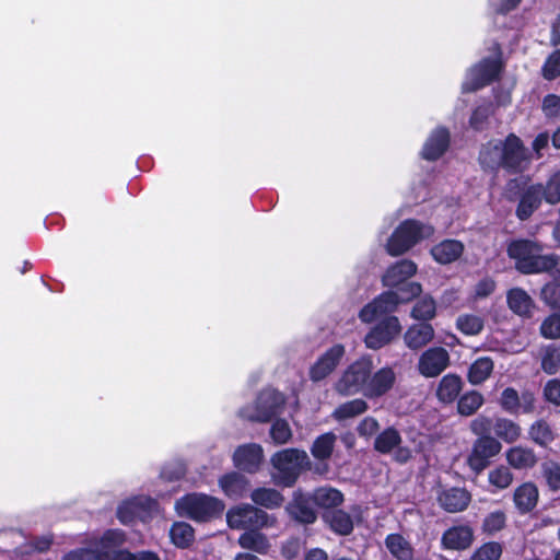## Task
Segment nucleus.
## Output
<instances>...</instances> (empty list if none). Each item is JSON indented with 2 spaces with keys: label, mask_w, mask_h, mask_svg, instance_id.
Segmentation results:
<instances>
[{
  "label": "nucleus",
  "mask_w": 560,
  "mask_h": 560,
  "mask_svg": "<svg viewBox=\"0 0 560 560\" xmlns=\"http://www.w3.org/2000/svg\"><path fill=\"white\" fill-rule=\"evenodd\" d=\"M493 103L491 101H483L475 107L469 117V126L475 131H482L488 124L489 117L493 114Z\"/></svg>",
  "instance_id": "obj_46"
},
{
  "label": "nucleus",
  "mask_w": 560,
  "mask_h": 560,
  "mask_svg": "<svg viewBox=\"0 0 560 560\" xmlns=\"http://www.w3.org/2000/svg\"><path fill=\"white\" fill-rule=\"evenodd\" d=\"M219 486L228 498L236 500L247 494L250 482L241 472L231 471L219 478Z\"/></svg>",
  "instance_id": "obj_27"
},
{
  "label": "nucleus",
  "mask_w": 560,
  "mask_h": 560,
  "mask_svg": "<svg viewBox=\"0 0 560 560\" xmlns=\"http://www.w3.org/2000/svg\"><path fill=\"white\" fill-rule=\"evenodd\" d=\"M503 553V546L499 541H487L479 546L469 557V560H499Z\"/></svg>",
  "instance_id": "obj_50"
},
{
  "label": "nucleus",
  "mask_w": 560,
  "mask_h": 560,
  "mask_svg": "<svg viewBox=\"0 0 560 560\" xmlns=\"http://www.w3.org/2000/svg\"><path fill=\"white\" fill-rule=\"evenodd\" d=\"M456 400L457 412L464 417L475 415L485 402L482 394L475 389L458 396Z\"/></svg>",
  "instance_id": "obj_41"
},
{
  "label": "nucleus",
  "mask_w": 560,
  "mask_h": 560,
  "mask_svg": "<svg viewBox=\"0 0 560 560\" xmlns=\"http://www.w3.org/2000/svg\"><path fill=\"white\" fill-rule=\"evenodd\" d=\"M478 161L486 172L498 173L503 170L510 175H520L528 168L532 155L523 140L511 132L502 141L483 144Z\"/></svg>",
  "instance_id": "obj_2"
},
{
  "label": "nucleus",
  "mask_w": 560,
  "mask_h": 560,
  "mask_svg": "<svg viewBox=\"0 0 560 560\" xmlns=\"http://www.w3.org/2000/svg\"><path fill=\"white\" fill-rule=\"evenodd\" d=\"M434 228L416 219L401 221L393 231L386 243V252L392 257L401 256L422 240L430 238Z\"/></svg>",
  "instance_id": "obj_6"
},
{
  "label": "nucleus",
  "mask_w": 560,
  "mask_h": 560,
  "mask_svg": "<svg viewBox=\"0 0 560 560\" xmlns=\"http://www.w3.org/2000/svg\"><path fill=\"white\" fill-rule=\"evenodd\" d=\"M450 363V353L445 348L441 346L431 347L419 357L417 370L423 377L432 378L442 374Z\"/></svg>",
  "instance_id": "obj_13"
},
{
  "label": "nucleus",
  "mask_w": 560,
  "mask_h": 560,
  "mask_svg": "<svg viewBox=\"0 0 560 560\" xmlns=\"http://www.w3.org/2000/svg\"><path fill=\"white\" fill-rule=\"evenodd\" d=\"M493 431L497 438L501 439L505 443L516 442L522 433L520 424L508 418H497Z\"/></svg>",
  "instance_id": "obj_42"
},
{
  "label": "nucleus",
  "mask_w": 560,
  "mask_h": 560,
  "mask_svg": "<svg viewBox=\"0 0 560 560\" xmlns=\"http://www.w3.org/2000/svg\"><path fill=\"white\" fill-rule=\"evenodd\" d=\"M324 518L328 523L329 528L340 536H348L353 532L351 515L341 509L330 510L325 513Z\"/></svg>",
  "instance_id": "obj_32"
},
{
  "label": "nucleus",
  "mask_w": 560,
  "mask_h": 560,
  "mask_svg": "<svg viewBox=\"0 0 560 560\" xmlns=\"http://www.w3.org/2000/svg\"><path fill=\"white\" fill-rule=\"evenodd\" d=\"M179 506L188 518L198 523L221 517L225 508L222 500L196 492L185 494L179 501Z\"/></svg>",
  "instance_id": "obj_8"
},
{
  "label": "nucleus",
  "mask_w": 560,
  "mask_h": 560,
  "mask_svg": "<svg viewBox=\"0 0 560 560\" xmlns=\"http://www.w3.org/2000/svg\"><path fill=\"white\" fill-rule=\"evenodd\" d=\"M346 354L345 346L336 343L328 348L310 368L308 376L314 383L328 377L340 364Z\"/></svg>",
  "instance_id": "obj_14"
},
{
  "label": "nucleus",
  "mask_w": 560,
  "mask_h": 560,
  "mask_svg": "<svg viewBox=\"0 0 560 560\" xmlns=\"http://www.w3.org/2000/svg\"><path fill=\"white\" fill-rule=\"evenodd\" d=\"M541 370L548 375L560 371V345H548L541 351Z\"/></svg>",
  "instance_id": "obj_44"
},
{
  "label": "nucleus",
  "mask_w": 560,
  "mask_h": 560,
  "mask_svg": "<svg viewBox=\"0 0 560 560\" xmlns=\"http://www.w3.org/2000/svg\"><path fill=\"white\" fill-rule=\"evenodd\" d=\"M499 404L510 415H518L521 411L520 395L513 387H506L502 390Z\"/></svg>",
  "instance_id": "obj_53"
},
{
  "label": "nucleus",
  "mask_w": 560,
  "mask_h": 560,
  "mask_svg": "<svg viewBox=\"0 0 560 560\" xmlns=\"http://www.w3.org/2000/svg\"><path fill=\"white\" fill-rule=\"evenodd\" d=\"M270 438L277 445L288 443L292 438V431L287 420L277 418L270 428Z\"/></svg>",
  "instance_id": "obj_55"
},
{
  "label": "nucleus",
  "mask_w": 560,
  "mask_h": 560,
  "mask_svg": "<svg viewBox=\"0 0 560 560\" xmlns=\"http://www.w3.org/2000/svg\"><path fill=\"white\" fill-rule=\"evenodd\" d=\"M401 330L402 327L397 316H385L365 335V347L371 350H380L395 340L400 335Z\"/></svg>",
  "instance_id": "obj_11"
},
{
  "label": "nucleus",
  "mask_w": 560,
  "mask_h": 560,
  "mask_svg": "<svg viewBox=\"0 0 560 560\" xmlns=\"http://www.w3.org/2000/svg\"><path fill=\"white\" fill-rule=\"evenodd\" d=\"M506 514L502 510L490 512L485 516L481 524V532L487 536H493L506 526Z\"/></svg>",
  "instance_id": "obj_47"
},
{
  "label": "nucleus",
  "mask_w": 560,
  "mask_h": 560,
  "mask_svg": "<svg viewBox=\"0 0 560 560\" xmlns=\"http://www.w3.org/2000/svg\"><path fill=\"white\" fill-rule=\"evenodd\" d=\"M402 442L399 431L394 427H388L380 432L375 440L373 447L381 454H389Z\"/></svg>",
  "instance_id": "obj_36"
},
{
  "label": "nucleus",
  "mask_w": 560,
  "mask_h": 560,
  "mask_svg": "<svg viewBox=\"0 0 560 560\" xmlns=\"http://www.w3.org/2000/svg\"><path fill=\"white\" fill-rule=\"evenodd\" d=\"M506 460L515 469H529L537 463V457L532 448L513 446L506 452Z\"/></svg>",
  "instance_id": "obj_33"
},
{
  "label": "nucleus",
  "mask_w": 560,
  "mask_h": 560,
  "mask_svg": "<svg viewBox=\"0 0 560 560\" xmlns=\"http://www.w3.org/2000/svg\"><path fill=\"white\" fill-rule=\"evenodd\" d=\"M540 300L553 311H560V281L551 280L540 290Z\"/></svg>",
  "instance_id": "obj_52"
},
{
  "label": "nucleus",
  "mask_w": 560,
  "mask_h": 560,
  "mask_svg": "<svg viewBox=\"0 0 560 560\" xmlns=\"http://www.w3.org/2000/svg\"><path fill=\"white\" fill-rule=\"evenodd\" d=\"M380 429L378 421L374 417L363 418L357 427V432L362 438H371Z\"/></svg>",
  "instance_id": "obj_63"
},
{
  "label": "nucleus",
  "mask_w": 560,
  "mask_h": 560,
  "mask_svg": "<svg viewBox=\"0 0 560 560\" xmlns=\"http://www.w3.org/2000/svg\"><path fill=\"white\" fill-rule=\"evenodd\" d=\"M475 541V530L468 523L455 524L445 529L441 537V547L444 550L464 551Z\"/></svg>",
  "instance_id": "obj_17"
},
{
  "label": "nucleus",
  "mask_w": 560,
  "mask_h": 560,
  "mask_svg": "<svg viewBox=\"0 0 560 560\" xmlns=\"http://www.w3.org/2000/svg\"><path fill=\"white\" fill-rule=\"evenodd\" d=\"M250 499L255 506L275 510L282 506L284 502L283 494L273 488L259 487L250 492Z\"/></svg>",
  "instance_id": "obj_30"
},
{
  "label": "nucleus",
  "mask_w": 560,
  "mask_h": 560,
  "mask_svg": "<svg viewBox=\"0 0 560 560\" xmlns=\"http://www.w3.org/2000/svg\"><path fill=\"white\" fill-rule=\"evenodd\" d=\"M538 488L532 481L520 485L515 488L513 493V502L515 509L521 515H526L533 512L538 504Z\"/></svg>",
  "instance_id": "obj_24"
},
{
  "label": "nucleus",
  "mask_w": 560,
  "mask_h": 560,
  "mask_svg": "<svg viewBox=\"0 0 560 560\" xmlns=\"http://www.w3.org/2000/svg\"><path fill=\"white\" fill-rule=\"evenodd\" d=\"M336 439L337 438L334 432H326L318 435L311 446V454L313 457L318 460L329 459L334 452Z\"/></svg>",
  "instance_id": "obj_40"
},
{
  "label": "nucleus",
  "mask_w": 560,
  "mask_h": 560,
  "mask_svg": "<svg viewBox=\"0 0 560 560\" xmlns=\"http://www.w3.org/2000/svg\"><path fill=\"white\" fill-rule=\"evenodd\" d=\"M439 505L447 513L465 511L470 502L471 494L465 488L452 487L443 489L438 493Z\"/></svg>",
  "instance_id": "obj_22"
},
{
  "label": "nucleus",
  "mask_w": 560,
  "mask_h": 560,
  "mask_svg": "<svg viewBox=\"0 0 560 560\" xmlns=\"http://www.w3.org/2000/svg\"><path fill=\"white\" fill-rule=\"evenodd\" d=\"M540 189L544 191V200L550 206L560 202V170L552 173L545 184L540 183Z\"/></svg>",
  "instance_id": "obj_49"
},
{
  "label": "nucleus",
  "mask_w": 560,
  "mask_h": 560,
  "mask_svg": "<svg viewBox=\"0 0 560 560\" xmlns=\"http://www.w3.org/2000/svg\"><path fill=\"white\" fill-rule=\"evenodd\" d=\"M368 410L369 404L363 398H354L340 404L331 416L337 421H343L363 415Z\"/></svg>",
  "instance_id": "obj_38"
},
{
  "label": "nucleus",
  "mask_w": 560,
  "mask_h": 560,
  "mask_svg": "<svg viewBox=\"0 0 560 560\" xmlns=\"http://www.w3.org/2000/svg\"><path fill=\"white\" fill-rule=\"evenodd\" d=\"M417 272V265L411 259H400L390 265L382 276V284L386 288H394L408 280Z\"/></svg>",
  "instance_id": "obj_23"
},
{
  "label": "nucleus",
  "mask_w": 560,
  "mask_h": 560,
  "mask_svg": "<svg viewBox=\"0 0 560 560\" xmlns=\"http://www.w3.org/2000/svg\"><path fill=\"white\" fill-rule=\"evenodd\" d=\"M311 498L314 504L323 509L335 510L343 502L342 492L331 487L315 489Z\"/></svg>",
  "instance_id": "obj_35"
},
{
  "label": "nucleus",
  "mask_w": 560,
  "mask_h": 560,
  "mask_svg": "<svg viewBox=\"0 0 560 560\" xmlns=\"http://www.w3.org/2000/svg\"><path fill=\"white\" fill-rule=\"evenodd\" d=\"M506 302L513 313L520 316L530 317L534 303L524 289L513 288L509 290Z\"/></svg>",
  "instance_id": "obj_29"
},
{
  "label": "nucleus",
  "mask_w": 560,
  "mask_h": 560,
  "mask_svg": "<svg viewBox=\"0 0 560 560\" xmlns=\"http://www.w3.org/2000/svg\"><path fill=\"white\" fill-rule=\"evenodd\" d=\"M504 196L508 201H517L515 217L520 221H527L541 207L544 191L540 189V183L525 185L520 178H510L504 188Z\"/></svg>",
  "instance_id": "obj_5"
},
{
  "label": "nucleus",
  "mask_w": 560,
  "mask_h": 560,
  "mask_svg": "<svg viewBox=\"0 0 560 560\" xmlns=\"http://www.w3.org/2000/svg\"><path fill=\"white\" fill-rule=\"evenodd\" d=\"M271 464L276 469L272 475L277 486L282 488L293 487L301 474L311 468V462L305 451L285 448L271 456Z\"/></svg>",
  "instance_id": "obj_4"
},
{
  "label": "nucleus",
  "mask_w": 560,
  "mask_h": 560,
  "mask_svg": "<svg viewBox=\"0 0 560 560\" xmlns=\"http://www.w3.org/2000/svg\"><path fill=\"white\" fill-rule=\"evenodd\" d=\"M284 404L282 393L265 388L259 392L253 405H246L238 410V417L249 422L267 423L282 412Z\"/></svg>",
  "instance_id": "obj_7"
},
{
  "label": "nucleus",
  "mask_w": 560,
  "mask_h": 560,
  "mask_svg": "<svg viewBox=\"0 0 560 560\" xmlns=\"http://www.w3.org/2000/svg\"><path fill=\"white\" fill-rule=\"evenodd\" d=\"M396 380L392 366L374 371L372 358L362 355L342 371L334 384V390L342 397L361 394L368 399H378L394 388Z\"/></svg>",
  "instance_id": "obj_1"
},
{
  "label": "nucleus",
  "mask_w": 560,
  "mask_h": 560,
  "mask_svg": "<svg viewBox=\"0 0 560 560\" xmlns=\"http://www.w3.org/2000/svg\"><path fill=\"white\" fill-rule=\"evenodd\" d=\"M544 477L552 491L560 490V465L551 463L544 468Z\"/></svg>",
  "instance_id": "obj_62"
},
{
  "label": "nucleus",
  "mask_w": 560,
  "mask_h": 560,
  "mask_svg": "<svg viewBox=\"0 0 560 560\" xmlns=\"http://www.w3.org/2000/svg\"><path fill=\"white\" fill-rule=\"evenodd\" d=\"M488 479L495 488L505 489L512 483L513 475L509 467L501 465L490 470Z\"/></svg>",
  "instance_id": "obj_57"
},
{
  "label": "nucleus",
  "mask_w": 560,
  "mask_h": 560,
  "mask_svg": "<svg viewBox=\"0 0 560 560\" xmlns=\"http://www.w3.org/2000/svg\"><path fill=\"white\" fill-rule=\"evenodd\" d=\"M502 445L493 436L477 438L467 457V465L475 475L481 474L491 463V458L501 452Z\"/></svg>",
  "instance_id": "obj_12"
},
{
  "label": "nucleus",
  "mask_w": 560,
  "mask_h": 560,
  "mask_svg": "<svg viewBox=\"0 0 560 560\" xmlns=\"http://www.w3.org/2000/svg\"><path fill=\"white\" fill-rule=\"evenodd\" d=\"M154 504L155 501L150 497H133L118 505L116 515L121 524L130 525L149 515Z\"/></svg>",
  "instance_id": "obj_19"
},
{
  "label": "nucleus",
  "mask_w": 560,
  "mask_h": 560,
  "mask_svg": "<svg viewBox=\"0 0 560 560\" xmlns=\"http://www.w3.org/2000/svg\"><path fill=\"white\" fill-rule=\"evenodd\" d=\"M226 523L232 529H262L273 526L276 518L255 505L241 504L226 512Z\"/></svg>",
  "instance_id": "obj_9"
},
{
  "label": "nucleus",
  "mask_w": 560,
  "mask_h": 560,
  "mask_svg": "<svg viewBox=\"0 0 560 560\" xmlns=\"http://www.w3.org/2000/svg\"><path fill=\"white\" fill-rule=\"evenodd\" d=\"M542 245L528 238L512 240L506 246L508 256L514 260L515 269L522 275H537L556 271L560 276V257L557 254L542 255Z\"/></svg>",
  "instance_id": "obj_3"
},
{
  "label": "nucleus",
  "mask_w": 560,
  "mask_h": 560,
  "mask_svg": "<svg viewBox=\"0 0 560 560\" xmlns=\"http://www.w3.org/2000/svg\"><path fill=\"white\" fill-rule=\"evenodd\" d=\"M528 434L536 444L544 447L551 444L556 438L550 424L544 419L535 421L530 425Z\"/></svg>",
  "instance_id": "obj_45"
},
{
  "label": "nucleus",
  "mask_w": 560,
  "mask_h": 560,
  "mask_svg": "<svg viewBox=\"0 0 560 560\" xmlns=\"http://www.w3.org/2000/svg\"><path fill=\"white\" fill-rule=\"evenodd\" d=\"M264 459V451L259 444L248 443L240 445L233 454L234 466L248 474H255L259 470Z\"/></svg>",
  "instance_id": "obj_21"
},
{
  "label": "nucleus",
  "mask_w": 560,
  "mask_h": 560,
  "mask_svg": "<svg viewBox=\"0 0 560 560\" xmlns=\"http://www.w3.org/2000/svg\"><path fill=\"white\" fill-rule=\"evenodd\" d=\"M237 542L243 549L261 555L266 553L270 547L267 536L260 529L245 530L240 535Z\"/></svg>",
  "instance_id": "obj_34"
},
{
  "label": "nucleus",
  "mask_w": 560,
  "mask_h": 560,
  "mask_svg": "<svg viewBox=\"0 0 560 560\" xmlns=\"http://www.w3.org/2000/svg\"><path fill=\"white\" fill-rule=\"evenodd\" d=\"M539 332L545 339H560V311H555L541 322Z\"/></svg>",
  "instance_id": "obj_54"
},
{
  "label": "nucleus",
  "mask_w": 560,
  "mask_h": 560,
  "mask_svg": "<svg viewBox=\"0 0 560 560\" xmlns=\"http://www.w3.org/2000/svg\"><path fill=\"white\" fill-rule=\"evenodd\" d=\"M503 70L500 59L486 57L470 69V80L463 86L464 92L470 93L483 89L499 80Z\"/></svg>",
  "instance_id": "obj_10"
},
{
  "label": "nucleus",
  "mask_w": 560,
  "mask_h": 560,
  "mask_svg": "<svg viewBox=\"0 0 560 560\" xmlns=\"http://www.w3.org/2000/svg\"><path fill=\"white\" fill-rule=\"evenodd\" d=\"M435 316L436 302L430 294L422 295L418 299L410 312V317L421 323H429Z\"/></svg>",
  "instance_id": "obj_39"
},
{
  "label": "nucleus",
  "mask_w": 560,
  "mask_h": 560,
  "mask_svg": "<svg viewBox=\"0 0 560 560\" xmlns=\"http://www.w3.org/2000/svg\"><path fill=\"white\" fill-rule=\"evenodd\" d=\"M541 109L549 119L560 117V96L557 94H547L542 98Z\"/></svg>",
  "instance_id": "obj_59"
},
{
  "label": "nucleus",
  "mask_w": 560,
  "mask_h": 560,
  "mask_svg": "<svg viewBox=\"0 0 560 560\" xmlns=\"http://www.w3.org/2000/svg\"><path fill=\"white\" fill-rule=\"evenodd\" d=\"M172 542L178 548H188L195 540L192 526L185 522H175L170 529Z\"/></svg>",
  "instance_id": "obj_43"
},
{
  "label": "nucleus",
  "mask_w": 560,
  "mask_h": 560,
  "mask_svg": "<svg viewBox=\"0 0 560 560\" xmlns=\"http://www.w3.org/2000/svg\"><path fill=\"white\" fill-rule=\"evenodd\" d=\"M451 144L450 130L444 126H439L431 131L420 152L421 159L434 162L442 158Z\"/></svg>",
  "instance_id": "obj_20"
},
{
  "label": "nucleus",
  "mask_w": 560,
  "mask_h": 560,
  "mask_svg": "<svg viewBox=\"0 0 560 560\" xmlns=\"http://www.w3.org/2000/svg\"><path fill=\"white\" fill-rule=\"evenodd\" d=\"M301 552V540L298 537H290L282 542L280 555L285 560H294Z\"/></svg>",
  "instance_id": "obj_60"
},
{
  "label": "nucleus",
  "mask_w": 560,
  "mask_h": 560,
  "mask_svg": "<svg viewBox=\"0 0 560 560\" xmlns=\"http://www.w3.org/2000/svg\"><path fill=\"white\" fill-rule=\"evenodd\" d=\"M390 289L394 290V293H396L399 305L407 304L415 299L420 298L422 294V285L416 281L394 285V288Z\"/></svg>",
  "instance_id": "obj_51"
},
{
  "label": "nucleus",
  "mask_w": 560,
  "mask_h": 560,
  "mask_svg": "<svg viewBox=\"0 0 560 560\" xmlns=\"http://www.w3.org/2000/svg\"><path fill=\"white\" fill-rule=\"evenodd\" d=\"M434 339V328L430 323L410 325L404 334L407 348L417 351L429 345Z\"/></svg>",
  "instance_id": "obj_25"
},
{
  "label": "nucleus",
  "mask_w": 560,
  "mask_h": 560,
  "mask_svg": "<svg viewBox=\"0 0 560 560\" xmlns=\"http://www.w3.org/2000/svg\"><path fill=\"white\" fill-rule=\"evenodd\" d=\"M545 399L555 405L560 406V380L551 378L547 381L542 389Z\"/></svg>",
  "instance_id": "obj_61"
},
{
  "label": "nucleus",
  "mask_w": 560,
  "mask_h": 560,
  "mask_svg": "<svg viewBox=\"0 0 560 560\" xmlns=\"http://www.w3.org/2000/svg\"><path fill=\"white\" fill-rule=\"evenodd\" d=\"M465 246L463 242L453 238H446L432 246L430 253L433 259L441 265H450L458 260L464 254Z\"/></svg>",
  "instance_id": "obj_26"
},
{
  "label": "nucleus",
  "mask_w": 560,
  "mask_h": 560,
  "mask_svg": "<svg viewBox=\"0 0 560 560\" xmlns=\"http://www.w3.org/2000/svg\"><path fill=\"white\" fill-rule=\"evenodd\" d=\"M125 540L121 530L107 529L93 548L97 560H124L128 552V549L121 548Z\"/></svg>",
  "instance_id": "obj_16"
},
{
  "label": "nucleus",
  "mask_w": 560,
  "mask_h": 560,
  "mask_svg": "<svg viewBox=\"0 0 560 560\" xmlns=\"http://www.w3.org/2000/svg\"><path fill=\"white\" fill-rule=\"evenodd\" d=\"M385 546L389 553L397 560H413L415 549L411 544L398 533L388 534Z\"/></svg>",
  "instance_id": "obj_31"
},
{
  "label": "nucleus",
  "mask_w": 560,
  "mask_h": 560,
  "mask_svg": "<svg viewBox=\"0 0 560 560\" xmlns=\"http://www.w3.org/2000/svg\"><path fill=\"white\" fill-rule=\"evenodd\" d=\"M399 306L394 290L389 289L375 296L371 302L365 304L359 312V318L363 323H372L381 315H392Z\"/></svg>",
  "instance_id": "obj_15"
},
{
  "label": "nucleus",
  "mask_w": 560,
  "mask_h": 560,
  "mask_svg": "<svg viewBox=\"0 0 560 560\" xmlns=\"http://www.w3.org/2000/svg\"><path fill=\"white\" fill-rule=\"evenodd\" d=\"M463 389V380L459 375L448 373L444 375L436 387V398L439 401L447 405L453 404Z\"/></svg>",
  "instance_id": "obj_28"
},
{
  "label": "nucleus",
  "mask_w": 560,
  "mask_h": 560,
  "mask_svg": "<svg viewBox=\"0 0 560 560\" xmlns=\"http://www.w3.org/2000/svg\"><path fill=\"white\" fill-rule=\"evenodd\" d=\"M494 422L491 418L479 415L470 422L471 432L478 438L491 436V430L493 429Z\"/></svg>",
  "instance_id": "obj_58"
},
{
  "label": "nucleus",
  "mask_w": 560,
  "mask_h": 560,
  "mask_svg": "<svg viewBox=\"0 0 560 560\" xmlns=\"http://www.w3.org/2000/svg\"><path fill=\"white\" fill-rule=\"evenodd\" d=\"M541 75L548 81L560 77V49H556L547 57L541 68Z\"/></svg>",
  "instance_id": "obj_56"
},
{
  "label": "nucleus",
  "mask_w": 560,
  "mask_h": 560,
  "mask_svg": "<svg viewBox=\"0 0 560 560\" xmlns=\"http://www.w3.org/2000/svg\"><path fill=\"white\" fill-rule=\"evenodd\" d=\"M312 498L301 489L293 491L292 499L285 505V512L294 522L310 525L316 522L317 513L312 506Z\"/></svg>",
  "instance_id": "obj_18"
},
{
  "label": "nucleus",
  "mask_w": 560,
  "mask_h": 560,
  "mask_svg": "<svg viewBox=\"0 0 560 560\" xmlns=\"http://www.w3.org/2000/svg\"><path fill=\"white\" fill-rule=\"evenodd\" d=\"M456 327L466 336H475L482 331L485 322L478 315L464 314L457 317Z\"/></svg>",
  "instance_id": "obj_48"
},
{
  "label": "nucleus",
  "mask_w": 560,
  "mask_h": 560,
  "mask_svg": "<svg viewBox=\"0 0 560 560\" xmlns=\"http://www.w3.org/2000/svg\"><path fill=\"white\" fill-rule=\"evenodd\" d=\"M494 363L489 357H480L476 359L469 366L467 380L471 385L483 383L491 375Z\"/></svg>",
  "instance_id": "obj_37"
},
{
  "label": "nucleus",
  "mask_w": 560,
  "mask_h": 560,
  "mask_svg": "<svg viewBox=\"0 0 560 560\" xmlns=\"http://www.w3.org/2000/svg\"><path fill=\"white\" fill-rule=\"evenodd\" d=\"M62 560H97L93 548H77L67 552Z\"/></svg>",
  "instance_id": "obj_64"
}]
</instances>
